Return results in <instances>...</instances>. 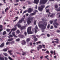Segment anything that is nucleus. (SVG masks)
Listing matches in <instances>:
<instances>
[{
  "instance_id": "obj_16",
  "label": "nucleus",
  "mask_w": 60,
  "mask_h": 60,
  "mask_svg": "<svg viewBox=\"0 0 60 60\" xmlns=\"http://www.w3.org/2000/svg\"><path fill=\"white\" fill-rule=\"evenodd\" d=\"M3 25H0V28H3ZM3 30V29H0V32H1Z\"/></svg>"
},
{
  "instance_id": "obj_29",
  "label": "nucleus",
  "mask_w": 60,
  "mask_h": 60,
  "mask_svg": "<svg viewBox=\"0 0 60 60\" xmlns=\"http://www.w3.org/2000/svg\"><path fill=\"white\" fill-rule=\"evenodd\" d=\"M53 25H54V27L55 28H57V27L56 26V24H55L54 25V24H53Z\"/></svg>"
},
{
  "instance_id": "obj_36",
  "label": "nucleus",
  "mask_w": 60,
  "mask_h": 60,
  "mask_svg": "<svg viewBox=\"0 0 60 60\" xmlns=\"http://www.w3.org/2000/svg\"><path fill=\"white\" fill-rule=\"evenodd\" d=\"M50 24H48L47 26V28L48 29H49V27H50Z\"/></svg>"
},
{
  "instance_id": "obj_38",
  "label": "nucleus",
  "mask_w": 60,
  "mask_h": 60,
  "mask_svg": "<svg viewBox=\"0 0 60 60\" xmlns=\"http://www.w3.org/2000/svg\"><path fill=\"white\" fill-rule=\"evenodd\" d=\"M6 30L7 32H10V30H11V29H7Z\"/></svg>"
},
{
  "instance_id": "obj_49",
  "label": "nucleus",
  "mask_w": 60,
  "mask_h": 60,
  "mask_svg": "<svg viewBox=\"0 0 60 60\" xmlns=\"http://www.w3.org/2000/svg\"><path fill=\"white\" fill-rule=\"evenodd\" d=\"M17 27H15L14 29L13 28L14 31H15L17 29Z\"/></svg>"
},
{
  "instance_id": "obj_45",
  "label": "nucleus",
  "mask_w": 60,
  "mask_h": 60,
  "mask_svg": "<svg viewBox=\"0 0 60 60\" xmlns=\"http://www.w3.org/2000/svg\"><path fill=\"white\" fill-rule=\"evenodd\" d=\"M58 7V5H55V8H57Z\"/></svg>"
},
{
  "instance_id": "obj_4",
  "label": "nucleus",
  "mask_w": 60,
  "mask_h": 60,
  "mask_svg": "<svg viewBox=\"0 0 60 60\" xmlns=\"http://www.w3.org/2000/svg\"><path fill=\"white\" fill-rule=\"evenodd\" d=\"M57 19H56L54 20V22L53 23V24H54V25H55V24H56V26H58L59 25V24L56 22V21H57Z\"/></svg>"
},
{
  "instance_id": "obj_63",
  "label": "nucleus",
  "mask_w": 60,
  "mask_h": 60,
  "mask_svg": "<svg viewBox=\"0 0 60 60\" xmlns=\"http://www.w3.org/2000/svg\"><path fill=\"white\" fill-rule=\"evenodd\" d=\"M16 53L17 54H19V55H20V53L19 52H16Z\"/></svg>"
},
{
  "instance_id": "obj_56",
  "label": "nucleus",
  "mask_w": 60,
  "mask_h": 60,
  "mask_svg": "<svg viewBox=\"0 0 60 60\" xmlns=\"http://www.w3.org/2000/svg\"><path fill=\"white\" fill-rule=\"evenodd\" d=\"M54 40H56V41H58L59 40L58 38L55 39H54Z\"/></svg>"
},
{
  "instance_id": "obj_33",
  "label": "nucleus",
  "mask_w": 60,
  "mask_h": 60,
  "mask_svg": "<svg viewBox=\"0 0 60 60\" xmlns=\"http://www.w3.org/2000/svg\"><path fill=\"white\" fill-rule=\"evenodd\" d=\"M8 59L10 60H13V59H12V58L10 56H8Z\"/></svg>"
},
{
  "instance_id": "obj_35",
  "label": "nucleus",
  "mask_w": 60,
  "mask_h": 60,
  "mask_svg": "<svg viewBox=\"0 0 60 60\" xmlns=\"http://www.w3.org/2000/svg\"><path fill=\"white\" fill-rule=\"evenodd\" d=\"M56 10L57 11H60V7L59 8L57 9Z\"/></svg>"
},
{
  "instance_id": "obj_20",
  "label": "nucleus",
  "mask_w": 60,
  "mask_h": 60,
  "mask_svg": "<svg viewBox=\"0 0 60 60\" xmlns=\"http://www.w3.org/2000/svg\"><path fill=\"white\" fill-rule=\"evenodd\" d=\"M20 29H21V31L23 30V29H25V26H23L20 27Z\"/></svg>"
},
{
  "instance_id": "obj_26",
  "label": "nucleus",
  "mask_w": 60,
  "mask_h": 60,
  "mask_svg": "<svg viewBox=\"0 0 60 60\" xmlns=\"http://www.w3.org/2000/svg\"><path fill=\"white\" fill-rule=\"evenodd\" d=\"M36 37L34 35H33L32 37V39H35L36 38Z\"/></svg>"
},
{
  "instance_id": "obj_55",
  "label": "nucleus",
  "mask_w": 60,
  "mask_h": 60,
  "mask_svg": "<svg viewBox=\"0 0 60 60\" xmlns=\"http://www.w3.org/2000/svg\"><path fill=\"white\" fill-rule=\"evenodd\" d=\"M27 11H26L25 10V11L23 13H26V12H27Z\"/></svg>"
},
{
  "instance_id": "obj_28",
  "label": "nucleus",
  "mask_w": 60,
  "mask_h": 60,
  "mask_svg": "<svg viewBox=\"0 0 60 60\" xmlns=\"http://www.w3.org/2000/svg\"><path fill=\"white\" fill-rule=\"evenodd\" d=\"M41 7L42 8H43H43H45V6L44 5H41Z\"/></svg>"
},
{
  "instance_id": "obj_44",
  "label": "nucleus",
  "mask_w": 60,
  "mask_h": 60,
  "mask_svg": "<svg viewBox=\"0 0 60 60\" xmlns=\"http://www.w3.org/2000/svg\"><path fill=\"white\" fill-rule=\"evenodd\" d=\"M53 21H50V23L51 24H52V23H53Z\"/></svg>"
},
{
  "instance_id": "obj_7",
  "label": "nucleus",
  "mask_w": 60,
  "mask_h": 60,
  "mask_svg": "<svg viewBox=\"0 0 60 60\" xmlns=\"http://www.w3.org/2000/svg\"><path fill=\"white\" fill-rule=\"evenodd\" d=\"M38 10L40 11H42L43 10V8H41V7H38Z\"/></svg>"
},
{
  "instance_id": "obj_17",
  "label": "nucleus",
  "mask_w": 60,
  "mask_h": 60,
  "mask_svg": "<svg viewBox=\"0 0 60 60\" xmlns=\"http://www.w3.org/2000/svg\"><path fill=\"white\" fill-rule=\"evenodd\" d=\"M34 17H32L30 19V18H28V19H29L30 20H31V21H33V19H34Z\"/></svg>"
},
{
  "instance_id": "obj_13",
  "label": "nucleus",
  "mask_w": 60,
  "mask_h": 60,
  "mask_svg": "<svg viewBox=\"0 0 60 60\" xmlns=\"http://www.w3.org/2000/svg\"><path fill=\"white\" fill-rule=\"evenodd\" d=\"M4 42L3 43L0 45V48H3V47H4Z\"/></svg>"
},
{
  "instance_id": "obj_43",
  "label": "nucleus",
  "mask_w": 60,
  "mask_h": 60,
  "mask_svg": "<svg viewBox=\"0 0 60 60\" xmlns=\"http://www.w3.org/2000/svg\"><path fill=\"white\" fill-rule=\"evenodd\" d=\"M41 42V41H39L38 42H37L36 43H37V45H38V43H39V44H40Z\"/></svg>"
},
{
  "instance_id": "obj_9",
  "label": "nucleus",
  "mask_w": 60,
  "mask_h": 60,
  "mask_svg": "<svg viewBox=\"0 0 60 60\" xmlns=\"http://www.w3.org/2000/svg\"><path fill=\"white\" fill-rule=\"evenodd\" d=\"M39 0H34V3L35 4H38V3H39Z\"/></svg>"
},
{
  "instance_id": "obj_2",
  "label": "nucleus",
  "mask_w": 60,
  "mask_h": 60,
  "mask_svg": "<svg viewBox=\"0 0 60 60\" xmlns=\"http://www.w3.org/2000/svg\"><path fill=\"white\" fill-rule=\"evenodd\" d=\"M27 32L28 34H32L33 33L31 31V27H30L28 28L27 30Z\"/></svg>"
},
{
  "instance_id": "obj_46",
  "label": "nucleus",
  "mask_w": 60,
  "mask_h": 60,
  "mask_svg": "<svg viewBox=\"0 0 60 60\" xmlns=\"http://www.w3.org/2000/svg\"><path fill=\"white\" fill-rule=\"evenodd\" d=\"M24 34L25 36H26L27 35V33L26 32H24Z\"/></svg>"
},
{
  "instance_id": "obj_53",
  "label": "nucleus",
  "mask_w": 60,
  "mask_h": 60,
  "mask_svg": "<svg viewBox=\"0 0 60 60\" xmlns=\"http://www.w3.org/2000/svg\"><path fill=\"white\" fill-rule=\"evenodd\" d=\"M47 36L48 37H50V35H49V34H47Z\"/></svg>"
},
{
  "instance_id": "obj_62",
  "label": "nucleus",
  "mask_w": 60,
  "mask_h": 60,
  "mask_svg": "<svg viewBox=\"0 0 60 60\" xmlns=\"http://www.w3.org/2000/svg\"><path fill=\"white\" fill-rule=\"evenodd\" d=\"M56 32H57V33H60V30H58Z\"/></svg>"
},
{
  "instance_id": "obj_18",
  "label": "nucleus",
  "mask_w": 60,
  "mask_h": 60,
  "mask_svg": "<svg viewBox=\"0 0 60 60\" xmlns=\"http://www.w3.org/2000/svg\"><path fill=\"white\" fill-rule=\"evenodd\" d=\"M18 36L19 37L21 38H23L24 37V36L23 35L20 34H19V35H18Z\"/></svg>"
},
{
  "instance_id": "obj_41",
  "label": "nucleus",
  "mask_w": 60,
  "mask_h": 60,
  "mask_svg": "<svg viewBox=\"0 0 60 60\" xmlns=\"http://www.w3.org/2000/svg\"><path fill=\"white\" fill-rule=\"evenodd\" d=\"M4 58L5 59V60H8V58L6 57H4Z\"/></svg>"
},
{
  "instance_id": "obj_59",
  "label": "nucleus",
  "mask_w": 60,
  "mask_h": 60,
  "mask_svg": "<svg viewBox=\"0 0 60 60\" xmlns=\"http://www.w3.org/2000/svg\"><path fill=\"white\" fill-rule=\"evenodd\" d=\"M49 6H47L45 8V9H47V8H49Z\"/></svg>"
},
{
  "instance_id": "obj_39",
  "label": "nucleus",
  "mask_w": 60,
  "mask_h": 60,
  "mask_svg": "<svg viewBox=\"0 0 60 60\" xmlns=\"http://www.w3.org/2000/svg\"><path fill=\"white\" fill-rule=\"evenodd\" d=\"M20 41V39L19 38H18L16 39V41Z\"/></svg>"
},
{
  "instance_id": "obj_6",
  "label": "nucleus",
  "mask_w": 60,
  "mask_h": 60,
  "mask_svg": "<svg viewBox=\"0 0 60 60\" xmlns=\"http://www.w3.org/2000/svg\"><path fill=\"white\" fill-rule=\"evenodd\" d=\"M39 46H38L37 47V49H38V50L39 51V49H40V48L41 49H42V46L41 45H39Z\"/></svg>"
},
{
  "instance_id": "obj_22",
  "label": "nucleus",
  "mask_w": 60,
  "mask_h": 60,
  "mask_svg": "<svg viewBox=\"0 0 60 60\" xmlns=\"http://www.w3.org/2000/svg\"><path fill=\"white\" fill-rule=\"evenodd\" d=\"M55 15V14L53 13H52V15H50V17L51 18H53V16H54Z\"/></svg>"
},
{
  "instance_id": "obj_31",
  "label": "nucleus",
  "mask_w": 60,
  "mask_h": 60,
  "mask_svg": "<svg viewBox=\"0 0 60 60\" xmlns=\"http://www.w3.org/2000/svg\"><path fill=\"white\" fill-rule=\"evenodd\" d=\"M5 34H6V32L5 31H4V32L3 33V35H5Z\"/></svg>"
},
{
  "instance_id": "obj_5",
  "label": "nucleus",
  "mask_w": 60,
  "mask_h": 60,
  "mask_svg": "<svg viewBox=\"0 0 60 60\" xmlns=\"http://www.w3.org/2000/svg\"><path fill=\"white\" fill-rule=\"evenodd\" d=\"M32 10H33L31 8H29L28 10H27V11L28 13H31V12H32Z\"/></svg>"
},
{
  "instance_id": "obj_37",
  "label": "nucleus",
  "mask_w": 60,
  "mask_h": 60,
  "mask_svg": "<svg viewBox=\"0 0 60 60\" xmlns=\"http://www.w3.org/2000/svg\"><path fill=\"white\" fill-rule=\"evenodd\" d=\"M46 12H49V9H46Z\"/></svg>"
},
{
  "instance_id": "obj_10",
  "label": "nucleus",
  "mask_w": 60,
  "mask_h": 60,
  "mask_svg": "<svg viewBox=\"0 0 60 60\" xmlns=\"http://www.w3.org/2000/svg\"><path fill=\"white\" fill-rule=\"evenodd\" d=\"M12 34L15 37H16V38L18 37L17 36L15 35V32L14 31L12 33Z\"/></svg>"
},
{
  "instance_id": "obj_47",
  "label": "nucleus",
  "mask_w": 60,
  "mask_h": 60,
  "mask_svg": "<svg viewBox=\"0 0 60 60\" xmlns=\"http://www.w3.org/2000/svg\"><path fill=\"white\" fill-rule=\"evenodd\" d=\"M45 53L49 54V51L48 50L46 51V52H45Z\"/></svg>"
},
{
  "instance_id": "obj_27",
  "label": "nucleus",
  "mask_w": 60,
  "mask_h": 60,
  "mask_svg": "<svg viewBox=\"0 0 60 60\" xmlns=\"http://www.w3.org/2000/svg\"><path fill=\"white\" fill-rule=\"evenodd\" d=\"M13 35L11 34H10L9 36H8V37L9 38H10V37L12 38L13 37Z\"/></svg>"
},
{
  "instance_id": "obj_24",
  "label": "nucleus",
  "mask_w": 60,
  "mask_h": 60,
  "mask_svg": "<svg viewBox=\"0 0 60 60\" xmlns=\"http://www.w3.org/2000/svg\"><path fill=\"white\" fill-rule=\"evenodd\" d=\"M3 54L4 56H8V54L5 53H3Z\"/></svg>"
},
{
  "instance_id": "obj_52",
  "label": "nucleus",
  "mask_w": 60,
  "mask_h": 60,
  "mask_svg": "<svg viewBox=\"0 0 60 60\" xmlns=\"http://www.w3.org/2000/svg\"><path fill=\"white\" fill-rule=\"evenodd\" d=\"M45 58H47V57H49V55H47V56H45Z\"/></svg>"
},
{
  "instance_id": "obj_64",
  "label": "nucleus",
  "mask_w": 60,
  "mask_h": 60,
  "mask_svg": "<svg viewBox=\"0 0 60 60\" xmlns=\"http://www.w3.org/2000/svg\"><path fill=\"white\" fill-rule=\"evenodd\" d=\"M30 45H32V43L30 42Z\"/></svg>"
},
{
  "instance_id": "obj_61",
  "label": "nucleus",
  "mask_w": 60,
  "mask_h": 60,
  "mask_svg": "<svg viewBox=\"0 0 60 60\" xmlns=\"http://www.w3.org/2000/svg\"><path fill=\"white\" fill-rule=\"evenodd\" d=\"M5 1H6V0H3V2L4 3H6V2Z\"/></svg>"
},
{
  "instance_id": "obj_30",
  "label": "nucleus",
  "mask_w": 60,
  "mask_h": 60,
  "mask_svg": "<svg viewBox=\"0 0 60 60\" xmlns=\"http://www.w3.org/2000/svg\"><path fill=\"white\" fill-rule=\"evenodd\" d=\"M9 10V8H7L6 9H5V12H6L7 11V10Z\"/></svg>"
},
{
  "instance_id": "obj_48",
  "label": "nucleus",
  "mask_w": 60,
  "mask_h": 60,
  "mask_svg": "<svg viewBox=\"0 0 60 60\" xmlns=\"http://www.w3.org/2000/svg\"><path fill=\"white\" fill-rule=\"evenodd\" d=\"M9 43H10V42H7L6 43V45H8V44H9Z\"/></svg>"
},
{
  "instance_id": "obj_42",
  "label": "nucleus",
  "mask_w": 60,
  "mask_h": 60,
  "mask_svg": "<svg viewBox=\"0 0 60 60\" xmlns=\"http://www.w3.org/2000/svg\"><path fill=\"white\" fill-rule=\"evenodd\" d=\"M36 21H36L35 20H34V24L35 25H36Z\"/></svg>"
},
{
  "instance_id": "obj_60",
  "label": "nucleus",
  "mask_w": 60,
  "mask_h": 60,
  "mask_svg": "<svg viewBox=\"0 0 60 60\" xmlns=\"http://www.w3.org/2000/svg\"><path fill=\"white\" fill-rule=\"evenodd\" d=\"M43 56H42L40 57V58H41L42 60V58H43Z\"/></svg>"
},
{
  "instance_id": "obj_1",
  "label": "nucleus",
  "mask_w": 60,
  "mask_h": 60,
  "mask_svg": "<svg viewBox=\"0 0 60 60\" xmlns=\"http://www.w3.org/2000/svg\"><path fill=\"white\" fill-rule=\"evenodd\" d=\"M47 26V22H44L43 25L40 24L39 25V26H40V27H41V28L43 30H44L46 29Z\"/></svg>"
},
{
  "instance_id": "obj_8",
  "label": "nucleus",
  "mask_w": 60,
  "mask_h": 60,
  "mask_svg": "<svg viewBox=\"0 0 60 60\" xmlns=\"http://www.w3.org/2000/svg\"><path fill=\"white\" fill-rule=\"evenodd\" d=\"M26 41L24 40H23L22 41V44L23 45H25L26 44Z\"/></svg>"
},
{
  "instance_id": "obj_54",
  "label": "nucleus",
  "mask_w": 60,
  "mask_h": 60,
  "mask_svg": "<svg viewBox=\"0 0 60 60\" xmlns=\"http://www.w3.org/2000/svg\"><path fill=\"white\" fill-rule=\"evenodd\" d=\"M19 5V4L18 3H17L14 4V5L15 6H16V5Z\"/></svg>"
},
{
  "instance_id": "obj_32",
  "label": "nucleus",
  "mask_w": 60,
  "mask_h": 60,
  "mask_svg": "<svg viewBox=\"0 0 60 60\" xmlns=\"http://www.w3.org/2000/svg\"><path fill=\"white\" fill-rule=\"evenodd\" d=\"M3 51L6 52L7 51V49H4L3 50Z\"/></svg>"
},
{
  "instance_id": "obj_19",
  "label": "nucleus",
  "mask_w": 60,
  "mask_h": 60,
  "mask_svg": "<svg viewBox=\"0 0 60 60\" xmlns=\"http://www.w3.org/2000/svg\"><path fill=\"white\" fill-rule=\"evenodd\" d=\"M13 40V38H11L10 39H8V41H12Z\"/></svg>"
},
{
  "instance_id": "obj_23",
  "label": "nucleus",
  "mask_w": 60,
  "mask_h": 60,
  "mask_svg": "<svg viewBox=\"0 0 60 60\" xmlns=\"http://www.w3.org/2000/svg\"><path fill=\"white\" fill-rule=\"evenodd\" d=\"M0 60H4V58L3 57H1V55H0Z\"/></svg>"
},
{
  "instance_id": "obj_40",
  "label": "nucleus",
  "mask_w": 60,
  "mask_h": 60,
  "mask_svg": "<svg viewBox=\"0 0 60 60\" xmlns=\"http://www.w3.org/2000/svg\"><path fill=\"white\" fill-rule=\"evenodd\" d=\"M38 40V39L37 38H35L34 39V41H37Z\"/></svg>"
},
{
  "instance_id": "obj_11",
  "label": "nucleus",
  "mask_w": 60,
  "mask_h": 60,
  "mask_svg": "<svg viewBox=\"0 0 60 60\" xmlns=\"http://www.w3.org/2000/svg\"><path fill=\"white\" fill-rule=\"evenodd\" d=\"M27 22L28 25H30L31 23V21L29 19H28V20L27 21Z\"/></svg>"
},
{
  "instance_id": "obj_21",
  "label": "nucleus",
  "mask_w": 60,
  "mask_h": 60,
  "mask_svg": "<svg viewBox=\"0 0 60 60\" xmlns=\"http://www.w3.org/2000/svg\"><path fill=\"white\" fill-rule=\"evenodd\" d=\"M30 40H31V39L30 38H28L26 40V41L27 42H29V41H30Z\"/></svg>"
},
{
  "instance_id": "obj_25",
  "label": "nucleus",
  "mask_w": 60,
  "mask_h": 60,
  "mask_svg": "<svg viewBox=\"0 0 60 60\" xmlns=\"http://www.w3.org/2000/svg\"><path fill=\"white\" fill-rule=\"evenodd\" d=\"M17 26L19 28H20V27H21V26L20 24H18Z\"/></svg>"
},
{
  "instance_id": "obj_12",
  "label": "nucleus",
  "mask_w": 60,
  "mask_h": 60,
  "mask_svg": "<svg viewBox=\"0 0 60 60\" xmlns=\"http://www.w3.org/2000/svg\"><path fill=\"white\" fill-rule=\"evenodd\" d=\"M24 18H23L22 19L20 20L18 22L19 23H21L22 22V21H24Z\"/></svg>"
},
{
  "instance_id": "obj_3",
  "label": "nucleus",
  "mask_w": 60,
  "mask_h": 60,
  "mask_svg": "<svg viewBox=\"0 0 60 60\" xmlns=\"http://www.w3.org/2000/svg\"><path fill=\"white\" fill-rule=\"evenodd\" d=\"M48 0H41L40 2V4H45Z\"/></svg>"
},
{
  "instance_id": "obj_15",
  "label": "nucleus",
  "mask_w": 60,
  "mask_h": 60,
  "mask_svg": "<svg viewBox=\"0 0 60 60\" xmlns=\"http://www.w3.org/2000/svg\"><path fill=\"white\" fill-rule=\"evenodd\" d=\"M36 14V12H34L33 13H31L30 15V16H33V15H35Z\"/></svg>"
},
{
  "instance_id": "obj_58",
  "label": "nucleus",
  "mask_w": 60,
  "mask_h": 60,
  "mask_svg": "<svg viewBox=\"0 0 60 60\" xmlns=\"http://www.w3.org/2000/svg\"><path fill=\"white\" fill-rule=\"evenodd\" d=\"M47 50V49H45L44 50V49H42V51H46Z\"/></svg>"
},
{
  "instance_id": "obj_50",
  "label": "nucleus",
  "mask_w": 60,
  "mask_h": 60,
  "mask_svg": "<svg viewBox=\"0 0 60 60\" xmlns=\"http://www.w3.org/2000/svg\"><path fill=\"white\" fill-rule=\"evenodd\" d=\"M35 28L36 29H38V27H37V25L36 26Z\"/></svg>"
},
{
  "instance_id": "obj_57",
  "label": "nucleus",
  "mask_w": 60,
  "mask_h": 60,
  "mask_svg": "<svg viewBox=\"0 0 60 60\" xmlns=\"http://www.w3.org/2000/svg\"><path fill=\"white\" fill-rule=\"evenodd\" d=\"M53 26H51L50 27V29H53Z\"/></svg>"
},
{
  "instance_id": "obj_14",
  "label": "nucleus",
  "mask_w": 60,
  "mask_h": 60,
  "mask_svg": "<svg viewBox=\"0 0 60 60\" xmlns=\"http://www.w3.org/2000/svg\"><path fill=\"white\" fill-rule=\"evenodd\" d=\"M12 51H13L11 50L10 51L8 50V52L10 54V56H11V55H12V53H11V52H12Z\"/></svg>"
},
{
  "instance_id": "obj_51",
  "label": "nucleus",
  "mask_w": 60,
  "mask_h": 60,
  "mask_svg": "<svg viewBox=\"0 0 60 60\" xmlns=\"http://www.w3.org/2000/svg\"><path fill=\"white\" fill-rule=\"evenodd\" d=\"M51 54H53V51L51 50L50 51V52Z\"/></svg>"
},
{
  "instance_id": "obj_34",
  "label": "nucleus",
  "mask_w": 60,
  "mask_h": 60,
  "mask_svg": "<svg viewBox=\"0 0 60 60\" xmlns=\"http://www.w3.org/2000/svg\"><path fill=\"white\" fill-rule=\"evenodd\" d=\"M16 33L17 34H19V33H20V31H19V30H17Z\"/></svg>"
}]
</instances>
